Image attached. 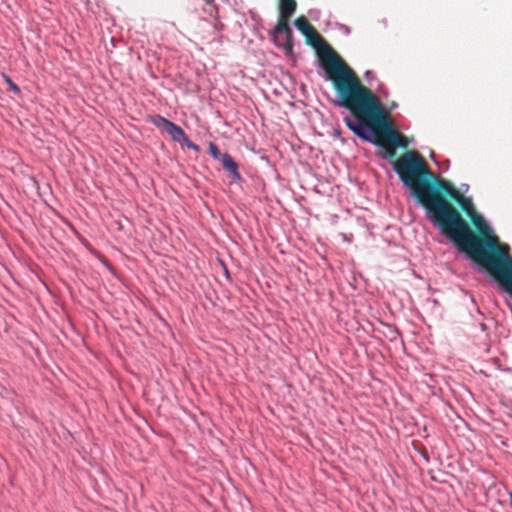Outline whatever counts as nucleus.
<instances>
[{
  "label": "nucleus",
  "mask_w": 512,
  "mask_h": 512,
  "mask_svg": "<svg viewBox=\"0 0 512 512\" xmlns=\"http://www.w3.org/2000/svg\"><path fill=\"white\" fill-rule=\"evenodd\" d=\"M303 35L307 44L317 49L320 64L339 98L338 105L349 110L355 118H344L347 127L359 138L384 148L388 157L395 156L396 148H405V136L395 130L389 112L378 97L362 84L357 74L313 26Z\"/></svg>",
  "instance_id": "obj_1"
},
{
  "label": "nucleus",
  "mask_w": 512,
  "mask_h": 512,
  "mask_svg": "<svg viewBox=\"0 0 512 512\" xmlns=\"http://www.w3.org/2000/svg\"><path fill=\"white\" fill-rule=\"evenodd\" d=\"M222 166L230 174L233 180L238 181L241 179L238 172V164L227 153L222 155Z\"/></svg>",
  "instance_id": "obj_8"
},
{
  "label": "nucleus",
  "mask_w": 512,
  "mask_h": 512,
  "mask_svg": "<svg viewBox=\"0 0 512 512\" xmlns=\"http://www.w3.org/2000/svg\"><path fill=\"white\" fill-rule=\"evenodd\" d=\"M160 121H163L164 130L174 139V140H183L186 139V134L184 130L176 125L175 123L165 119L164 117H159Z\"/></svg>",
  "instance_id": "obj_7"
},
{
  "label": "nucleus",
  "mask_w": 512,
  "mask_h": 512,
  "mask_svg": "<svg viewBox=\"0 0 512 512\" xmlns=\"http://www.w3.org/2000/svg\"><path fill=\"white\" fill-rule=\"evenodd\" d=\"M438 194L443 202L452 204L449 200L456 202L460 209L469 217L476 212L471 198L464 196L450 181L439 180Z\"/></svg>",
  "instance_id": "obj_6"
},
{
  "label": "nucleus",
  "mask_w": 512,
  "mask_h": 512,
  "mask_svg": "<svg viewBox=\"0 0 512 512\" xmlns=\"http://www.w3.org/2000/svg\"><path fill=\"white\" fill-rule=\"evenodd\" d=\"M297 8L296 0H279V17L277 25L274 28L275 34H283V47L287 52L293 50V33L289 26V21Z\"/></svg>",
  "instance_id": "obj_5"
},
{
  "label": "nucleus",
  "mask_w": 512,
  "mask_h": 512,
  "mask_svg": "<svg viewBox=\"0 0 512 512\" xmlns=\"http://www.w3.org/2000/svg\"><path fill=\"white\" fill-rule=\"evenodd\" d=\"M478 233L471 230L460 212L443 202L430 218L457 248L484 267L499 286L512 297V258L509 246L501 244L482 215L468 217Z\"/></svg>",
  "instance_id": "obj_3"
},
{
  "label": "nucleus",
  "mask_w": 512,
  "mask_h": 512,
  "mask_svg": "<svg viewBox=\"0 0 512 512\" xmlns=\"http://www.w3.org/2000/svg\"><path fill=\"white\" fill-rule=\"evenodd\" d=\"M393 168L401 181L410 189L413 197L426 210L430 219L443 203L439 190V180L432 179V173L420 154L415 151L404 153L393 162Z\"/></svg>",
  "instance_id": "obj_4"
},
{
  "label": "nucleus",
  "mask_w": 512,
  "mask_h": 512,
  "mask_svg": "<svg viewBox=\"0 0 512 512\" xmlns=\"http://www.w3.org/2000/svg\"><path fill=\"white\" fill-rule=\"evenodd\" d=\"M5 81L6 83L8 84L9 86V89L11 91H13L14 93L16 94H19L20 93V89L19 87L8 77V76H5Z\"/></svg>",
  "instance_id": "obj_10"
},
{
  "label": "nucleus",
  "mask_w": 512,
  "mask_h": 512,
  "mask_svg": "<svg viewBox=\"0 0 512 512\" xmlns=\"http://www.w3.org/2000/svg\"><path fill=\"white\" fill-rule=\"evenodd\" d=\"M209 149H210L211 154L214 156V158H218L219 150H218L217 146L213 143H210Z\"/></svg>",
  "instance_id": "obj_11"
},
{
  "label": "nucleus",
  "mask_w": 512,
  "mask_h": 512,
  "mask_svg": "<svg viewBox=\"0 0 512 512\" xmlns=\"http://www.w3.org/2000/svg\"><path fill=\"white\" fill-rule=\"evenodd\" d=\"M183 141L185 142L186 146L190 149H193V150H198V146L195 145L194 143H192L188 137L186 136V139H183Z\"/></svg>",
  "instance_id": "obj_12"
},
{
  "label": "nucleus",
  "mask_w": 512,
  "mask_h": 512,
  "mask_svg": "<svg viewBox=\"0 0 512 512\" xmlns=\"http://www.w3.org/2000/svg\"><path fill=\"white\" fill-rule=\"evenodd\" d=\"M303 35L307 44L317 49L320 64L339 98L338 105L349 110L355 118H344L347 127L359 138L384 148L388 157L395 156L396 148H405V136L395 130L389 112L378 97L362 84L357 74L313 26Z\"/></svg>",
  "instance_id": "obj_2"
},
{
  "label": "nucleus",
  "mask_w": 512,
  "mask_h": 512,
  "mask_svg": "<svg viewBox=\"0 0 512 512\" xmlns=\"http://www.w3.org/2000/svg\"><path fill=\"white\" fill-rule=\"evenodd\" d=\"M294 25L302 34L307 32L312 27L311 23L303 15L296 18V20L294 21Z\"/></svg>",
  "instance_id": "obj_9"
},
{
  "label": "nucleus",
  "mask_w": 512,
  "mask_h": 512,
  "mask_svg": "<svg viewBox=\"0 0 512 512\" xmlns=\"http://www.w3.org/2000/svg\"><path fill=\"white\" fill-rule=\"evenodd\" d=\"M510 505L512 507V492L510 493Z\"/></svg>",
  "instance_id": "obj_14"
},
{
  "label": "nucleus",
  "mask_w": 512,
  "mask_h": 512,
  "mask_svg": "<svg viewBox=\"0 0 512 512\" xmlns=\"http://www.w3.org/2000/svg\"><path fill=\"white\" fill-rule=\"evenodd\" d=\"M159 117L160 116H157L154 120V124L157 126V127H163L164 128V125H163V121H160L159 120Z\"/></svg>",
  "instance_id": "obj_13"
}]
</instances>
